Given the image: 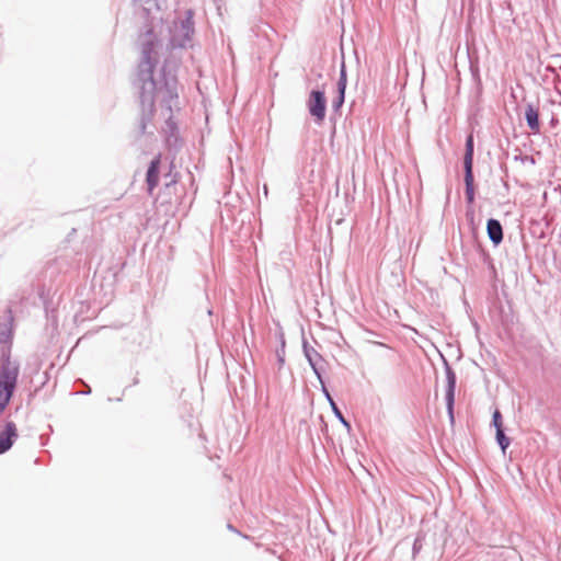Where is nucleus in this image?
I'll return each mask as SVG.
<instances>
[{
	"mask_svg": "<svg viewBox=\"0 0 561 561\" xmlns=\"http://www.w3.org/2000/svg\"><path fill=\"white\" fill-rule=\"evenodd\" d=\"M454 402H455V380L449 379L446 392L447 411L451 422H454Z\"/></svg>",
	"mask_w": 561,
	"mask_h": 561,
	"instance_id": "nucleus-7",
	"label": "nucleus"
},
{
	"mask_svg": "<svg viewBox=\"0 0 561 561\" xmlns=\"http://www.w3.org/2000/svg\"><path fill=\"white\" fill-rule=\"evenodd\" d=\"M161 157L157 156L150 163L149 169L147 171V185L149 194L158 186L159 183V167H160Z\"/></svg>",
	"mask_w": 561,
	"mask_h": 561,
	"instance_id": "nucleus-4",
	"label": "nucleus"
},
{
	"mask_svg": "<svg viewBox=\"0 0 561 561\" xmlns=\"http://www.w3.org/2000/svg\"><path fill=\"white\" fill-rule=\"evenodd\" d=\"M525 116L529 128L534 133H538L540 127L538 110L535 108L533 105H528L526 108Z\"/></svg>",
	"mask_w": 561,
	"mask_h": 561,
	"instance_id": "nucleus-6",
	"label": "nucleus"
},
{
	"mask_svg": "<svg viewBox=\"0 0 561 561\" xmlns=\"http://www.w3.org/2000/svg\"><path fill=\"white\" fill-rule=\"evenodd\" d=\"M160 24H161V18H159V19L153 18L150 26L147 30V34L153 35L156 32H160V30H159Z\"/></svg>",
	"mask_w": 561,
	"mask_h": 561,
	"instance_id": "nucleus-12",
	"label": "nucleus"
},
{
	"mask_svg": "<svg viewBox=\"0 0 561 561\" xmlns=\"http://www.w3.org/2000/svg\"><path fill=\"white\" fill-rule=\"evenodd\" d=\"M466 182V195L469 203H472L474 199V188H473V174L472 170H466L465 174Z\"/></svg>",
	"mask_w": 561,
	"mask_h": 561,
	"instance_id": "nucleus-9",
	"label": "nucleus"
},
{
	"mask_svg": "<svg viewBox=\"0 0 561 561\" xmlns=\"http://www.w3.org/2000/svg\"><path fill=\"white\" fill-rule=\"evenodd\" d=\"M308 110L316 123L321 124L324 121L327 100L322 91H311L308 99Z\"/></svg>",
	"mask_w": 561,
	"mask_h": 561,
	"instance_id": "nucleus-2",
	"label": "nucleus"
},
{
	"mask_svg": "<svg viewBox=\"0 0 561 561\" xmlns=\"http://www.w3.org/2000/svg\"><path fill=\"white\" fill-rule=\"evenodd\" d=\"M493 425L495 427L496 431L499 430H503L502 427V415H501V412L499 410H495L494 413H493Z\"/></svg>",
	"mask_w": 561,
	"mask_h": 561,
	"instance_id": "nucleus-14",
	"label": "nucleus"
},
{
	"mask_svg": "<svg viewBox=\"0 0 561 561\" xmlns=\"http://www.w3.org/2000/svg\"><path fill=\"white\" fill-rule=\"evenodd\" d=\"M488 236L494 244H499L503 240V229L499 220L489 219L486 224Z\"/></svg>",
	"mask_w": 561,
	"mask_h": 561,
	"instance_id": "nucleus-5",
	"label": "nucleus"
},
{
	"mask_svg": "<svg viewBox=\"0 0 561 561\" xmlns=\"http://www.w3.org/2000/svg\"><path fill=\"white\" fill-rule=\"evenodd\" d=\"M19 366L9 357L2 359L0 366V413L8 405L16 386Z\"/></svg>",
	"mask_w": 561,
	"mask_h": 561,
	"instance_id": "nucleus-1",
	"label": "nucleus"
},
{
	"mask_svg": "<svg viewBox=\"0 0 561 561\" xmlns=\"http://www.w3.org/2000/svg\"><path fill=\"white\" fill-rule=\"evenodd\" d=\"M327 397L332 405V409L334 411V413L336 414V416L344 423L347 425L346 421L344 420L342 413L340 412V410L337 409L336 404L334 403V401L332 400V398L330 397V394L327 392Z\"/></svg>",
	"mask_w": 561,
	"mask_h": 561,
	"instance_id": "nucleus-15",
	"label": "nucleus"
},
{
	"mask_svg": "<svg viewBox=\"0 0 561 561\" xmlns=\"http://www.w3.org/2000/svg\"><path fill=\"white\" fill-rule=\"evenodd\" d=\"M343 103H340V99L336 100V106L340 107Z\"/></svg>",
	"mask_w": 561,
	"mask_h": 561,
	"instance_id": "nucleus-16",
	"label": "nucleus"
},
{
	"mask_svg": "<svg viewBox=\"0 0 561 561\" xmlns=\"http://www.w3.org/2000/svg\"><path fill=\"white\" fill-rule=\"evenodd\" d=\"M346 69H345V62L343 61L341 65V72H340V79L337 82L339 85V92H340V103L344 102V94L346 89Z\"/></svg>",
	"mask_w": 561,
	"mask_h": 561,
	"instance_id": "nucleus-10",
	"label": "nucleus"
},
{
	"mask_svg": "<svg viewBox=\"0 0 561 561\" xmlns=\"http://www.w3.org/2000/svg\"><path fill=\"white\" fill-rule=\"evenodd\" d=\"M12 340V332L10 329H5L0 332V342L3 344H10Z\"/></svg>",
	"mask_w": 561,
	"mask_h": 561,
	"instance_id": "nucleus-13",
	"label": "nucleus"
},
{
	"mask_svg": "<svg viewBox=\"0 0 561 561\" xmlns=\"http://www.w3.org/2000/svg\"><path fill=\"white\" fill-rule=\"evenodd\" d=\"M465 170H472L473 164V137L469 135L466 141Z\"/></svg>",
	"mask_w": 561,
	"mask_h": 561,
	"instance_id": "nucleus-8",
	"label": "nucleus"
},
{
	"mask_svg": "<svg viewBox=\"0 0 561 561\" xmlns=\"http://www.w3.org/2000/svg\"><path fill=\"white\" fill-rule=\"evenodd\" d=\"M18 427L14 422L9 421L0 431V455L8 451L13 442L18 438Z\"/></svg>",
	"mask_w": 561,
	"mask_h": 561,
	"instance_id": "nucleus-3",
	"label": "nucleus"
},
{
	"mask_svg": "<svg viewBox=\"0 0 561 561\" xmlns=\"http://www.w3.org/2000/svg\"><path fill=\"white\" fill-rule=\"evenodd\" d=\"M496 440L501 446L503 453H505L506 448L510 446V439L505 436L503 430L496 431Z\"/></svg>",
	"mask_w": 561,
	"mask_h": 561,
	"instance_id": "nucleus-11",
	"label": "nucleus"
}]
</instances>
